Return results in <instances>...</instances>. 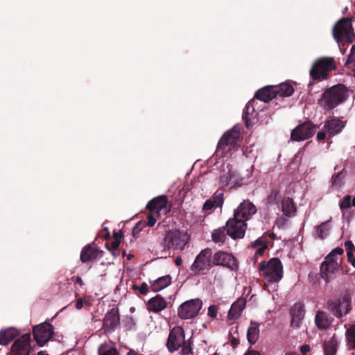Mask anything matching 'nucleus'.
Instances as JSON below:
<instances>
[{
	"label": "nucleus",
	"mask_w": 355,
	"mask_h": 355,
	"mask_svg": "<svg viewBox=\"0 0 355 355\" xmlns=\"http://www.w3.org/2000/svg\"><path fill=\"white\" fill-rule=\"evenodd\" d=\"M83 306V299L79 298L76 302V308L77 309H82Z\"/></svg>",
	"instance_id": "13d9d810"
},
{
	"label": "nucleus",
	"mask_w": 355,
	"mask_h": 355,
	"mask_svg": "<svg viewBox=\"0 0 355 355\" xmlns=\"http://www.w3.org/2000/svg\"><path fill=\"white\" fill-rule=\"evenodd\" d=\"M246 300L243 297L239 298L236 302H234L228 312V318L230 320H236L238 319L245 307Z\"/></svg>",
	"instance_id": "b1692460"
},
{
	"label": "nucleus",
	"mask_w": 355,
	"mask_h": 355,
	"mask_svg": "<svg viewBox=\"0 0 355 355\" xmlns=\"http://www.w3.org/2000/svg\"><path fill=\"white\" fill-rule=\"evenodd\" d=\"M345 90H324L318 104L324 110H330L346 100Z\"/></svg>",
	"instance_id": "1a4fd4ad"
},
{
	"label": "nucleus",
	"mask_w": 355,
	"mask_h": 355,
	"mask_svg": "<svg viewBox=\"0 0 355 355\" xmlns=\"http://www.w3.org/2000/svg\"><path fill=\"white\" fill-rule=\"evenodd\" d=\"M345 250L347 252H349L350 253L355 251V246L352 241L348 240L345 242Z\"/></svg>",
	"instance_id": "49530a36"
},
{
	"label": "nucleus",
	"mask_w": 355,
	"mask_h": 355,
	"mask_svg": "<svg viewBox=\"0 0 355 355\" xmlns=\"http://www.w3.org/2000/svg\"><path fill=\"white\" fill-rule=\"evenodd\" d=\"M212 266V250L207 248L202 250L196 256L190 269L195 275H200L204 270H209Z\"/></svg>",
	"instance_id": "9d476101"
},
{
	"label": "nucleus",
	"mask_w": 355,
	"mask_h": 355,
	"mask_svg": "<svg viewBox=\"0 0 355 355\" xmlns=\"http://www.w3.org/2000/svg\"><path fill=\"white\" fill-rule=\"evenodd\" d=\"M120 243V241H114L110 243V246L107 244H106V246L109 250H114V252H116L119 250Z\"/></svg>",
	"instance_id": "a18cd8bd"
},
{
	"label": "nucleus",
	"mask_w": 355,
	"mask_h": 355,
	"mask_svg": "<svg viewBox=\"0 0 355 355\" xmlns=\"http://www.w3.org/2000/svg\"><path fill=\"white\" fill-rule=\"evenodd\" d=\"M240 138V132L232 129L225 132L220 138L217 146V152L221 151V155L226 154L232 148H234L237 145Z\"/></svg>",
	"instance_id": "4468645a"
},
{
	"label": "nucleus",
	"mask_w": 355,
	"mask_h": 355,
	"mask_svg": "<svg viewBox=\"0 0 355 355\" xmlns=\"http://www.w3.org/2000/svg\"><path fill=\"white\" fill-rule=\"evenodd\" d=\"M311 350V347L309 345H303L300 347V352L303 355L306 354Z\"/></svg>",
	"instance_id": "864d4df0"
},
{
	"label": "nucleus",
	"mask_w": 355,
	"mask_h": 355,
	"mask_svg": "<svg viewBox=\"0 0 355 355\" xmlns=\"http://www.w3.org/2000/svg\"><path fill=\"white\" fill-rule=\"evenodd\" d=\"M231 344L233 347H236L239 344V339L238 338L233 337L231 340Z\"/></svg>",
	"instance_id": "4d7b16f0"
},
{
	"label": "nucleus",
	"mask_w": 355,
	"mask_h": 355,
	"mask_svg": "<svg viewBox=\"0 0 355 355\" xmlns=\"http://www.w3.org/2000/svg\"><path fill=\"white\" fill-rule=\"evenodd\" d=\"M326 137V132L323 131H320L317 134L318 140H323Z\"/></svg>",
	"instance_id": "6e6d98bb"
},
{
	"label": "nucleus",
	"mask_w": 355,
	"mask_h": 355,
	"mask_svg": "<svg viewBox=\"0 0 355 355\" xmlns=\"http://www.w3.org/2000/svg\"><path fill=\"white\" fill-rule=\"evenodd\" d=\"M259 270L268 283L279 282L283 277V266L279 258H272L268 261L259 263Z\"/></svg>",
	"instance_id": "39448f33"
},
{
	"label": "nucleus",
	"mask_w": 355,
	"mask_h": 355,
	"mask_svg": "<svg viewBox=\"0 0 355 355\" xmlns=\"http://www.w3.org/2000/svg\"><path fill=\"white\" fill-rule=\"evenodd\" d=\"M227 225L225 227H222L218 229L214 230L212 232V240L215 243H224L226 239L227 233Z\"/></svg>",
	"instance_id": "2f4dec72"
},
{
	"label": "nucleus",
	"mask_w": 355,
	"mask_h": 355,
	"mask_svg": "<svg viewBox=\"0 0 355 355\" xmlns=\"http://www.w3.org/2000/svg\"><path fill=\"white\" fill-rule=\"evenodd\" d=\"M342 175V173H338L336 175H334L332 176V184L335 186H340L341 184V178L340 175Z\"/></svg>",
	"instance_id": "de8ad7c7"
},
{
	"label": "nucleus",
	"mask_w": 355,
	"mask_h": 355,
	"mask_svg": "<svg viewBox=\"0 0 355 355\" xmlns=\"http://www.w3.org/2000/svg\"><path fill=\"white\" fill-rule=\"evenodd\" d=\"M304 315V304L300 302H295L290 309V315L291 317L290 327L293 329L300 328Z\"/></svg>",
	"instance_id": "a211bd4d"
},
{
	"label": "nucleus",
	"mask_w": 355,
	"mask_h": 355,
	"mask_svg": "<svg viewBox=\"0 0 355 355\" xmlns=\"http://www.w3.org/2000/svg\"><path fill=\"white\" fill-rule=\"evenodd\" d=\"M37 355H48L44 351H40Z\"/></svg>",
	"instance_id": "774afa93"
},
{
	"label": "nucleus",
	"mask_w": 355,
	"mask_h": 355,
	"mask_svg": "<svg viewBox=\"0 0 355 355\" xmlns=\"http://www.w3.org/2000/svg\"><path fill=\"white\" fill-rule=\"evenodd\" d=\"M232 182L234 183V186L240 185L238 180L236 178V173L230 168H228L227 171H223L219 178L220 188H225Z\"/></svg>",
	"instance_id": "a878e982"
},
{
	"label": "nucleus",
	"mask_w": 355,
	"mask_h": 355,
	"mask_svg": "<svg viewBox=\"0 0 355 355\" xmlns=\"http://www.w3.org/2000/svg\"><path fill=\"white\" fill-rule=\"evenodd\" d=\"M316 126L311 121H305L295 127L291 133L293 141H300L311 138L315 133Z\"/></svg>",
	"instance_id": "f3484780"
},
{
	"label": "nucleus",
	"mask_w": 355,
	"mask_h": 355,
	"mask_svg": "<svg viewBox=\"0 0 355 355\" xmlns=\"http://www.w3.org/2000/svg\"><path fill=\"white\" fill-rule=\"evenodd\" d=\"M345 123L338 119H331L325 122L324 128L330 137L341 132L345 127Z\"/></svg>",
	"instance_id": "bb28decb"
},
{
	"label": "nucleus",
	"mask_w": 355,
	"mask_h": 355,
	"mask_svg": "<svg viewBox=\"0 0 355 355\" xmlns=\"http://www.w3.org/2000/svg\"><path fill=\"white\" fill-rule=\"evenodd\" d=\"M347 261L351 263V265L355 268V257H354L353 252L350 253L347 252Z\"/></svg>",
	"instance_id": "603ef678"
},
{
	"label": "nucleus",
	"mask_w": 355,
	"mask_h": 355,
	"mask_svg": "<svg viewBox=\"0 0 355 355\" xmlns=\"http://www.w3.org/2000/svg\"><path fill=\"white\" fill-rule=\"evenodd\" d=\"M328 222L322 223L316 228L315 232L318 238L324 239L328 234L329 232Z\"/></svg>",
	"instance_id": "c9c22d12"
},
{
	"label": "nucleus",
	"mask_w": 355,
	"mask_h": 355,
	"mask_svg": "<svg viewBox=\"0 0 355 355\" xmlns=\"http://www.w3.org/2000/svg\"><path fill=\"white\" fill-rule=\"evenodd\" d=\"M218 313L217 306L215 305H211L208 308L207 315L211 318H216Z\"/></svg>",
	"instance_id": "37998d69"
},
{
	"label": "nucleus",
	"mask_w": 355,
	"mask_h": 355,
	"mask_svg": "<svg viewBox=\"0 0 355 355\" xmlns=\"http://www.w3.org/2000/svg\"><path fill=\"white\" fill-rule=\"evenodd\" d=\"M168 203L167 196L165 195L159 196L150 200L146 206V208L150 211H155L159 214V211L164 208L166 207Z\"/></svg>",
	"instance_id": "5701e85b"
},
{
	"label": "nucleus",
	"mask_w": 355,
	"mask_h": 355,
	"mask_svg": "<svg viewBox=\"0 0 355 355\" xmlns=\"http://www.w3.org/2000/svg\"><path fill=\"white\" fill-rule=\"evenodd\" d=\"M243 355H261L258 351L256 350H249L245 352Z\"/></svg>",
	"instance_id": "052dcab7"
},
{
	"label": "nucleus",
	"mask_w": 355,
	"mask_h": 355,
	"mask_svg": "<svg viewBox=\"0 0 355 355\" xmlns=\"http://www.w3.org/2000/svg\"><path fill=\"white\" fill-rule=\"evenodd\" d=\"M263 244H267V242L265 239L260 237L251 243V247L252 248H256L258 246H262Z\"/></svg>",
	"instance_id": "c03bdc74"
},
{
	"label": "nucleus",
	"mask_w": 355,
	"mask_h": 355,
	"mask_svg": "<svg viewBox=\"0 0 355 355\" xmlns=\"http://www.w3.org/2000/svg\"><path fill=\"white\" fill-rule=\"evenodd\" d=\"M185 343V334L182 327H174L169 332L166 347L171 353L178 351Z\"/></svg>",
	"instance_id": "dca6fc26"
},
{
	"label": "nucleus",
	"mask_w": 355,
	"mask_h": 355,
	"mask_svg": "<svg viewBox=\"0 0 355 355\" xmlns=\"http://www.w3.org/2000/svg\"><path fill=\"white\" fill-rule=\"evenodd\" d=\"M328 89H347V88L345 85H343L342 84H338V85H333V86L329 87Z\"/></svg>",
	"instance_id": "bf43d9fd"
},
{
	"label": "nucleus",
	"mask_w": 355,
	"mask_h": 355,
	"mask_svg": "<svg viewBox=\"0 0 355 355\" xmlns=\"http://www.w3.org/2000/svg\"><path fill=\"white\" fill-rule=\"evenodd\" d=\"M171 283V277L170 275H165L157 278L156 280L152 282L150 281V288L154 292H158L168 286Z\"/></svg>",
	"instance_id": "c85d7f7f"
},
{
	"label": "nucleus",
	"mask_w": 355,
	"mask_h": 355,
	"mask_svg": "<svg viewBox=\"0 0 355 355\" xmlns=\"http://www.w3.org/2000/svg\"><path fill=\"white\" fill-rule=\"evenodd\" d=\"M332 35L338 45L343 42L351 44L355 38L352 18L342 17L332 28Z\"/></svg>",
	"instance_id": "20e7f679"
},
{
	"label": "nucleus",
	"mask_w": 355,
	"mask_h": 355,
	"mask_svg": "<svg viewBox=\"0 0 355 355\" xmlns=\"http://www.w3.org/2000/svg\"><path fill=\"white\" fill-rule=\"evenodd\" d=\"M113 236H114V241H121V239L123 236V232L121 230H120L117 232H114Z\"/></svg>",
	"instance_id": "5fc2aeb1"
},
{
	"label": "nucleus",
	"mask_w": 355,
	"mask_h": 355,
	"mask_svg": "<svg viewBox=\"0 0 355 355\" xmlns=\"http://www.w3.org/2000/svg\"><path fill=\"white\" fill-rule=\"evenodd\" d=\"M344 250L342 248L337 247L333 249L331 252L324 258L321 263L320 274L321 277L329 283L335 277V273L338 269V263L335 256L342 255Z\"/></svg>",
	"instance_id": "0eeeda50"
},
{
	"label": "nucleus",
	"mask_w": 355,
	"mask_h": 355,
	"mask_svg": "<svg viewBox=\"0 0 355 355\" xmlns=\"http://www.w3.org/2000/svg\"><path fill=\"white\" fill-rule=\"evenodd\" d=\"M147 219H148V221L146 223V225L149 226V227L154 226V225L156 223V218H155V216L151 213L148 214Z\"/></svg>",
	"instance_id": "09e8293b"
},
{
	"label": "nucleus",
	"mask_w": 355,
	"mask_h": 355,
	"mask_svg": "<svg viewBox=\"0 0 355 355\" xmlns=\"http://www.w3.org/2000/svg\"><path fill=\"white\" fill-rule=\"evenodd\" d=\"M111 251V253L112 254L114 257H116L119 255V250H117L116 252H114V250H110Z\"/></svg>",
	"instance_id": "69168bd1"
},
{
	"label": "nucleus",
	"mask_w": 355,
	"mask_h": 355,
	"mask_svg": "<svg viewBox=\"0 0 355 355\" xmlns=\"http://www.w3.org/2000/svg\"><path fill=\"white\" fill-rule=\"evenodd\" d=\"M212 264L214 266H222L232 270L239 269L237 259L227 252L218 250L212 255Z\"/></svg>",
	"instance_id": "2eb2a0df"
},
{
	"label": "nucleus",
	"mask_w": 355,
	"mask_h": 355,
	"mask_svg": "<svg viewBox=\"0 0 355 355\" xmlns=\"http://www.w3.org/2000/svg\"><path fill=\"white\" fill-rule=\"evenodd\" d=\"M19 335V331L13 327L0 331V345H7Z\"/></svg>",
	"instance_id": "cd10ccee"
},
{
	"label": "nucleus",
	"mask_w": 355,
	"mask_h": 355,
	"mask_svg": "<svg viewBox=\"0 0 355 355\" xmlns=\"http://www.w3.org/2000/svg\"><path fill=\"white\" fill-rule=\"evenodd\" d=\"M267 244H263L262 246L259 247L255 252V255L262 256L265 250L267 249Z\"/></svg>",
	"instance_id": "3c124183"
},
{
	"label": "nucleus",
	"mask_w": 355,
	"mask_h": 355,
	"mask_svg": "<svg viewBox=\"0 0 355 355\" xmlns=\"http://www.w3.org/2000/svg\"><path fill=\"white\" fill-rule=\"evenodd\" d=\"M279 195V191L277 189H272L270 192V194L268 196V200L270 202L277 203V196Z\"/></svg>",
	"instance_id": "79ce46f5"
},
{
	"label": "nucleus",
	"mask_w": 355,
	"mask_h": 355,
	"mask_svg": "<svg viewBox=\"0 0 355 355\" xmlns=\"http://www.w3.org/2000/svg\"><path fill=\"white\" fill-rule=\"evenodd\" d=\"M182 349L180 352V355H193L192 352V348L189 343H187L186 342L182 346Z\"/></svg>",
	"instance_id": "ea45409f"
},
{
	"label": "nucleus",
	"mask_w": 355,
	"mask_h": 355,
	"mask_svg": "<svg viewBox=\"0 0 355 355\" xmlns=\"http://www.w3.org/2000/svg\"><path fill=\"white\" fill-rule=\"evenodd\" d=\"M350 64L355 65V44L352 46L350 53L345 63L346 66H349Z\"/></svg>",
	"instance_id": "4c0bfd02"
},
{
	"label": "nucleus",
	"mask_w": 355,
	"mask_h": 355,
	"mask_svg": "<svg viewBox=\"0 0 355 355\" xmlns=\"http://www.w3.org/2000/svg\"><path fill=\"white\" fill-rule=\"evenodd\" d=\"M282 211L286 216H291L296 211V207L292 198L286 197L282 200Z\"/></svg>",
	"instance_id": "c756f323"
},
{
	"label": "nucleus",
	"mask_w": 355,
	"mask_h": 355,
	"mask_svg": "<svg viewBox=\"0 0 355 355\" xmlns=\"http://www.w3.org/2000/svg\"><path fill=\"white\" fill-rule=\"evenodd\" d=\"M333 321L334 318L323 311H318L315 317V322L319 329H328Z\"/></svg>",
	"instance_id": "393cba45"
},
{
	"label": "nucleus",
	"mask_w": 355,
	"mask_h": 355,
	"mask_svg": "<svg viewBox=\"0 0 355 355\" xmlns=\"http://www.w3.org/2000/svg\"><path fill=\"white\" fill-rule=\"evenodd\" d=\"M139 293L141 295H146L148 292V286L146 283L143 282L139 287Z\"/></svg>",
	"instance_id": "8fccbe9b"
},
{
	"label": "nucleus",
	"mask_w": 355,
	"mask_h": 355,
	"mask_svg": "<svg viewBox=\"0 0 355 355\" xmlns=\"http://www.w3.org/2000/svg\"><path fill=\"white\" fill-rule=\"evenodd\" d=\"M76 282L77 284H80V286L83 285V282L82 278L80 276H77L76 277Z\"/></svg>",
	"instance_id": "e2e57ef3"
},
{
	"label": "nucleus",
	"mask_w": 355,
	"mask_h": 355,
	"mask_svg": "<svg viewBox=\"0 0 355 355\" xmlns=\"http://www.w3.org/2000/svg\"><path fill=\"white\" fill-rule=\"evenodd\" d=\"M297 83L291 80H286L284 83H281L277 85H265L261 87L260 89H276L279 87V89H294V87H297Z\"/></svg>",
	"instance_id": "72a5a7b5"
},
{
	"label": "nucleus",
	"mask_w": 355,
	"mask_h": 355,
	"mask_svg": "<svg viewBox=\"0 0 355 355\" xmlns=\"http://www.w3.org/2000/svg\"><path fill=\"white\" fill-rule=\"evenodd\" d=\"M340 208L341 209H345L351 206V196L349 195L345 196L342 201L340 202Z\"/></svg>",
	"instance_id": "58836bf2"
},
{
	"label": "nucleus",
	"mask_w": 355,
	"mask_h": 355,
	"mask_svg": "<svg viewBox=\"0 0 355 355\" xmlns=\"http://www.w3.org/2000/svg\"><path fill=\"white\" fill-rule=\"evenodd\" d=\"M347 345L350 349H355V324L347 329L345 334Z\"/></svg>",
	"instance_id": "f704fd0d"
},
{
	"label": "nucleus",
	"mask_w": 355,
	"mask_h": 355,
	"mask_svg": "<svg viewBox=\"0 0 355 355\" xmlns=\"http://www.w3.org/2000/svg\"><path fill=\"white\" fill-rule=\"evenodd\" d=\"M186 234L178 230H169L161 243L163 250L161 252V257L170 256V250H182L186 244Z\"/></svg>",
	"instance_id": "423d86ee"
},
{
	"label": "nucleus",
	"mask_w": 355,
	"mask_h": 355,
	"mask_svg": "<svg viewBox=\"0 0 355 355\" xmlns=\"http://www.w3.org/2000/svg\"><path fill=\"white\" fill-rule=\"evenodd\" d=\"M295 90H257L254 99L250 101L245 107L243 112V120L245 121V126L250 128L252 125L251 118L257 115L253 103L254 99H258L264 103H268L277 96L279 97H289L293 94Z\"/></svg>",
	"instance_id": "f03ea898"
},
{
	"label": "nucleus",
	"mask_w": 355,
	"mask_h": 355,
	"mask_svg": "<svg viewBox=\"0 0 355 355\" xmlns=\"http://www.w3.org/2000/svg\"><path fill=\"white\" fill-rule=\"evenodd\" d=\"M34 339L40 347L44 346L54 334V327L49 322H43L33 327Z\"/></svg>",
	"instance_id": "ddd939ff"
},
{
	"label": "nucleus",
	"mask_w": 355,
	"mask_h": 355,
	"mask_svg": "<svg viewBox=\"0 0 355 355\" xmlns=\"http://www.w3.org/2000/svg\"><path fill=\"white\" fill-rule=\"evenodd\" d=\"M285 355H300L298 353L295 352H288Z\"/></svg>",
	"instance_id": "338daca9"
},
{
	"label": "nucleus",
	"mask_w": 355,
	"mask_h": 355,
	"mask_svg": "<svg viewBox=\"0 0 355 355\" xmlns=\"http://www.w3.org/2000/svg\"><path fill=\"white\" fill-rule=\"evenodd\" d=\"M166 306L167 302L166 300L159 294L150 298L146 304L148 311L155 313L164 310Z\"/></svg>",
	"instance_id": "412c9836"
},
{
	"label": "nucleus",
	"mask_w": 355,
	"mask_h": 355,
	"mask_svg": "<svg viewBox=\"0 0 355 355\" xmlns=\"http://www.w3.org/2000/svg\"><path fill=\"white\" fill-rule=\"evenodd\" d=\"M224 193L220 190H217L212 196L207 200L202 207V211L207 212L213 208L221 207L224 202Z\"/></svg>",
	"instance_id": "aec40b11"
},
{
	"label": "nucleus",
	"mask_w": 355,
	"mask_h": 355,
	"mask_svg": "<svg viewBox=\"0 0 355 355\" xmlns=\"http://www.w3.org/2000/svg\"><path fill=\"white\" fill-rule=\"evenodd\" d=\"M120 324V316L119 309L112 308L106 313L103 318V329L105 332L114 331Z\"/></svg>",
	"instance_id": "6ab92c4d"
},
{
	"label": "nucleus",
	"mask_w": 355,
	"mask_h": 355,
	"mask_svg": "<svg viewBox=\"0 0 355 355\" xmlns=\"http://www.w3.org/2000/svg\"><path fill=\"white\" fill-rule=\"evenodd\" d=\"M103 251L99 250L92 246L87 245L84 247L80 253V260L83 263L92 261L97 259L98 257H101Z\"/></svg>",
	"instance_id": "4be33fe9"
},
{
	"label": "nucleus",
	"mask_w": 355,
	"mask_h": 355,
	"mask_svg": "<svg viewBox=\"0 0 355 355\" xmlns=\"http://www.w3.org/2000/svg\"><path fill=\"white\" fill-rule=\"evenodd\" d=\"M336 67V62L333 58L322 57L315 60L309 71L311 80L309 82L308 87H312L315 83L327 80L329 72L334 70Z\"/></svg>",
	"instance_id": "7ed1b4c3"
},
{
	"label": "nucleus",
	"mask_w": 355,
	"mask_h": 355,
	"mask_svg": "<svg viewBox=\"0 0 355 355\" xmlns=\"http://www.w3.org/2000/svg\"><path fill=\"white\" fill-rule=\"evenodd\" d=\"M146 226V222L139 221L136 223V225L132 228V234L136 236L139 234V232L143 230V228Z\"/></svg>",
	"instance_id": "a19ab883"
},
{
	"label": "nucleus",
	"mask_w": 355,
	"mask_h": 355,
	"mask_svg": "<svg viewBox=\"0 0 355 355\" xmlns=\"http://www.w3.org/2000/svg\"><path fill=\"white\" fill-rule=\"evenodd\" d=\"M98 355H119L116 349L101 345L98 348Z\"/></svg>",
	"instance_id": "e433bc0d"
},
{
	"label": "nucleus",
	"mask_w": 355,
	"mask_h": 355,
	"mask_svg": "<svg viewBox=\"0 0 355 355\" xmlns=\"http://www.w3.org/2000/svg\"><path fill=\"white\" fill-rule=\"evenodd\" d=\"M256 206L249 200H244L234 210V216L227 222V233L233 239H242L247 228L246 221L256 214Z\"/></svg>",
	"instance_id": "f257e3e1"
},
{
	"label": "nucleus",
	"mask_w": 355,
	"mask_h": 355,
	"mask_svg": "<svg viewBox=\"0 0 355 355\" xmlns=\"http://www.w3.org/2000/svg\"><path fill=\"white\" fill-rule=\"evenodd\" d=\"M351 294L346 290L339 299L329 300L327 302L328 310L337 318L341 319L347 315L352 309Z\"/></svg>",
	"instance_id": "6e6552de"
},
{
	"label": "nucleus",
	"mask_w": 355,
	"mask_h": 355,
	"mask_svg": "<svg viewBox=\"0 0 355 355\" xmlns=\"http://www.w3.org/2000/svg\"><path fill=\"white\" fill-rule=\"evenodd\" d=\"M175 263L178 266H180L182 264V259L180 257H176V259H175Z\"/></svg>",
	"instance_id": "680f3d73"
},
{
	"label": "nucleus",
	"mask_w": 355,
	"mask_h": 355,
	"mask_svg": "<svg viewBox=\"0 0 355 355\" xmlns=\"http://www.w3.org/2000/svg\"><path fill=\"white\" fill-rule=\"evenodd\" d=\"M30 333H26L13 342L10 347V355H31L33 351Z\"/></svg>",
	"instance_id": "f8f14e48"
},
{
	"label": "nucleus",
	"mask_w": 355,
	"mask_h": 355,
	"mask_svg": "<svg viewBox=\"0 0 355 355\" xmlns=\"http://www.w3.org/2000/svg\"><path fill=\"white\" fill-rule=\"evenodd\" d=\"M259 335V324L257 322H252L250 326L248 329L247 338L250 343L254 344Z\"/></svg>",
	"instance_id": "7c9ffc66"
},
{
	"label": "nucleus",
	"mask_w": 355,
	"mask_h": 355,
	"mask_svg": "<svg viewBox=\"0 0 355 355\" xmlns=\"http://www.w3.org/2000/svg\"><path fill=\"white\" fill-rule=\"evenodd\" d=\"M325 355H335L337 352V341L332 338L324 345Z\"/></svg>",
	"instance_id": "473e14b6"
},
{
	"label": "nucleus",
	"mask_w": 355,
	"mask_h": 355,
	"mask_svg": "<svg viewBox=\"0 0 355 355\" xmlns=\"http://www.w3.org/2000/svg\"><path fill=\"white\" fill-rule=\"evenodd\" d=\"M202 306V302L198 298L187 300L178 307V315L183 320L194 318L199 313Z\"/></svg>",
	"instance_id": "9b49d317"
},
{
	"label": "nucleus",
	"mask_w": 355,
	"mask_h": 355,
	"mask_svg": "<svg viewBox=\"0 0 355 355\" xmlns=\"http://www.w3.org/2000/svg\"><path fill=\"white\" fill-rule=\"evenodd\" d=\"M127 355H143V354H140L137 353V352L131 349L127 353Z\"/></svg>",
	"instance_id": "0e129e2a"
}]
</instances>
